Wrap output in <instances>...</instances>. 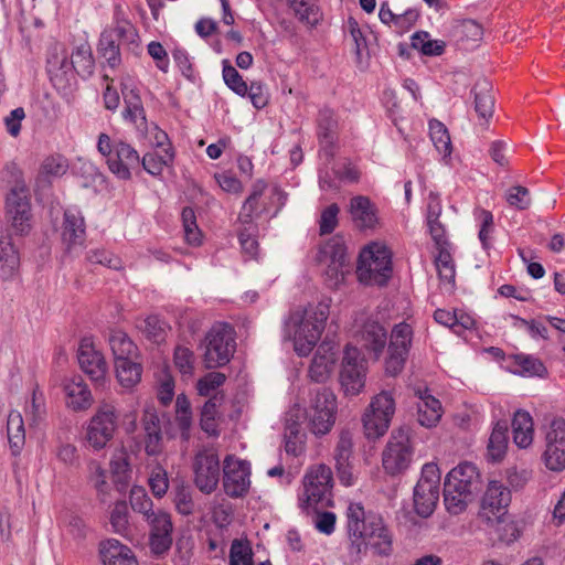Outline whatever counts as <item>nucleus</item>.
<instances>
[{
    "label": "nucleus",
    "instance_id": "obj_31",
    "mask_svg": "<svg viewBox=\"0 0 565 565\" xmlns=\"http://www.w3.org/2000/svg\"><path fill=\"white\" fill-rule=\"evenodd\" d=\"M471 93L475 96V110L480 118L489 119L494 110V96L492 94V83L488 78L478 79Z\"/></svg>",
    "mask_w": 565,
    "mask_h": 565
},
{
    "label": "nucleus",
    "instance_id": "obj_14",
    "mask_svg": "<svg viewBox=\"0 0 565 565\" xmlns=\"http://www.w3.org/2000/svg\"><path fill=\"white\" fill-rule=\"evenodd\" d=\"M412 458L413 448L407 433L403 428L394 430L382 455L384 470L391 476L398 475L409 467Z\"/></svg>",
    "mask_w": 565,
    "mask_h": 565
},
{
    "label": "nucleus",
    "instance_id": "obj_12",
    "mask_svg": "<svg viewBox=\"0 0 565 565\" xmlns=\"http://www.w3.org/2000/svg\"><path fill=\"white\" fill-rule=\"evenodd\" d=\"M6 217L17 234L24 235L31 230V201L26 184L12 186L6 198Z\"/></svg>",
    "mask_w": 565,
    "mask_h": 565
},
{
    "label": "nucleus",
    "instance_id": "obj_61",
    "mask_svg": "<svg viewBox=\"0 0 565 565\" xmlns=\"http://www.w3.org/2000/svg\"><path fill=\"white\" fill-rule=\"evenodd\" d=\"M349 264L328 263L324 271V281L329 288H338L344 280V276L349 273Z\"/></svg>",
    "mask_w": 565,
    "mask_h": 565
},
{
    "label": "nucleus",
    "instance_id": "obj_41",
    "mask_svg": "<svg viewBox=\"0 0 565 565\" xmlns=\"http://www.w3.org/2000/svg\"><path fill=\"white\" fill-rule=\"evenodd\" d=\"M174 160V150L172 147L163 149V154L157 152H147L140 158V164L149 174L153 177L161 175L164 167L170 166Z\"/></svg>",
    "mask_w": 565,
    "mask_h": 565
},
{
    "label": "nucleus",
    "instance_id": "obj_43",
    "mask_svg": "<svg viewBox=\"0 0 565 565\" xmlns=\"http://www.w3.org/2000/svg\"><path fill=\"white\" fill-rule=\"evenodd\" d=\"M258 225L250 224H239V228L237 231L238 242L242 248V252L247 255L249 258H256L258 255L259 244L257 241L258 236Z\"/></svg>",
    "mask_w": 565,
    "mask_h": 565
},
{
    "label": "nucleus",
    "instance_id": "obj_39",
    "mask_svg": "<svg viewBox=\"0 0 565 565\" xmlns=\"http://www.w3.org/2000/svg\"><path fill=\"white\" fill-rule=\"evenodd\" d=\"M19 263L18 252L9 236L0 234V277L3 279L11 277L17 270Z\"/></svg>",
    "mask_w": 565,
    "mask_h": 565
},
{
    "label": "nucleus",
    "instance_id": "obj_53",
    "mask_svg": "<svg viewBox=\"0 0 565 565\" xmlns=\"http://www.w3.org/2000/svg\"><path fill=\"white\" fill-rule=\"evenodd\" d=\"M110 524L117 534L126 535L129 531V512L125 501H117L110 513Z\"/></svg>",
    "mask_w": 565,
    "mask_h": 565
},
{
    "label": "nucleus",
    "instance_id": "obj_37",
    "mask_svg": "<svg viewBox=\"0 0 565 565\" xmlns=\"http://www.w3.org/2000/svg\"><path fill=\"white\" fill-rule=\"evenodd\" d=\"M512 372L522 376L542 377L546 373L543 362L530 354L519 353L510 356Z\"/></svg>",
    "mask_w": 565,
    "mask_h": 565
},
{
    "label": "nucleus",
    "instance_id": "obj_5",
    "mask_svg": "<svg viewBox=\"0 0 565 565\" xmlns=\"http://www.w3.org/2000/svg\"><path fill=\"white\" fill-rule=\"evenodd\" d=\"M98 152L106 159L109 171L119 180L131 179V170L140 166L138 151L128 142L102 132L97 141Z\"/></svg>",
    "mask_w": 565,
    "mask_h": 565
},
{
    "label": "nucleus",
    "instance_id": "obj_25",
    "mask_svg": "<svg viewBox=\"0 0 565 565\" xmlns=\"http://www.w3.org/2000/svg\"><path fill=\"white\" fill-rule=\"evenodd\" d=\"M63 388L67 406L73 411H86L92 406L94 401L92 392L81 375L65 380Z\"/></svg>",
    "mask_w": 565,
    "mask_h": 565
},
{
    "label": "nucleus",
    "instance_id": "obj_7",
    "mask_svg": "<svg viewBox=\"0 0 565 565\" xmlns=\"http://www.w3.org/2000/svg\"><path fill=\"white\" fill-rule=\"evenodd\" d=\"M267 189L266 181L259 179L252 185L249 195L244 201L242 209L237 216L238 224L258 225L255 220L262 215L269 213L270 205L276 203V210L271 217L276 216L278 212L286 204L287 194L278 186L271 189L270 195L265 196Z\"/></svg>",
    "mask_w": 565,
    "mask_h": 565
},
{
    "label": "nucleus",
    "instance_id": "obj_26",
    "mask_svg": "<svg viewBox=\"0 0 565 565\" xmlns=\"http://www.w3.org/2000/svg\"><path fill=\"white\" fill-rule=\"evenodd\" d=\"M141 422L145 433V450L149 456H157L162 451V433L157 412L153 408H146Z\"/></svg>",
    "mask_w": 565,
    "mask_h": 565
},
{
    "label": "nucleus",
    "instance_id": "obj_34",
    "mask_svg": "<svg viewBox=\"0 0 565 565\" xmlns=\"http://www.w3.org/2000/svg\"><path fill=\"white\" fill-rule=\"evenodd\" d=\"M513 441L520 448L529 447L533 441V419L531 415L522 409L515 412L512 419Z\"/></svg>",
    "mask_w": 565,
    "mask_h": 565
},
{
    "label": "nucleus",
    "instance_id": "obj_54",
    "mask_svg": "<svg viewBox=\"0 0 565 565\" xmlns=\"http://www.w3.org/2000/svg\"><path fill=\"white\" fill-rule=\"evenodd\" d=\"M230 565H254L253 551L247 542L237 539L232 542Z\"/></svg>",
    "mask_w": 565,
    "mask_h": 565
},
{
    "label": "nucleus",
    "instance_id": "obj_3",
    "mask_svg": "<svg viewBox=\"0 0 565 565\" xmlns=\"http://www.w3.org/2000/svg\"><path fill=\"white\" fill-rule=\"evenodd\" d=\"M121 45L135 51L139 46V34L135 25L126 18L122 8L116 6L113 25L100 33L97 44L98 55L106 61L110 68H116L121 64Z\"/></svg>",
    "mask_w": 565,
    "mask_h": 565
},
{
    "label": "nucleus",
    "instance_id": "obj_45",
    "mask_svg": "<svg viewBox=\"0 0 565 565\" xmlns=\"http://www.w3.org/2000/svg\"><path fill=\"white\" fill-rule=\"evenodd\" d=\"M449 245L436 246L438 254L435 258V265L439 275V278L449 284L455 282L456 269L452 256L449 250Z\"/></svg>",
    "mask_w": 565,
    "mask_h": 565
},
{
    "label": "nucleus",
    "instance_id": "obj_60",
    "mask_svg": "<svg viewBox=\"0 0 565 565\" xmlns=\"http://www.w3.org/2000/svg\"><path fill=\"white\" fill-rule=\"evenodd\" d=\"M340 207L337 203L328 205L321 213L319 220V231L321 235L331 234L338 226V215Z\"/></svg>",
    "mask_w": 565,
    "mask_h": 565
},
{
    "label": "nucleus",
    "instance_id": "obj_9",
    "mask_svg": "<svg viewBox=\"0 0 565 565\" xmlns=\"http://www.w3.org/2000/svg\"><path fill=\"white\" fill-rule=\"evenodd\" d=\"M395 413V401L392 393L382 391L371 402L363 416L365 437L374 440L383 436L391 424Z\"/></svg>",
    "mask_w": 565,
    "mask_h": 565
},
{
    "label": "nucleus",
    "instance_id": "obj_16",
    "mask_svg": "<svg viewBox=\"0 0 565 565\" xmlns=\"http://www.w3.org/2000/svg\"><path fill=\"white\" fill-rule=\"evenodd\" d=\"M250 463L234 455H227L223 461V488L230 498H243L250 488Z\"/></svg>",
    "mask_w": 565,
    "mask_h": 565
},
{
    "label": "nucleus",
    "instance_id": "obj_19",
    "mask_svg": "<svg viewBox=\"0 0 565 565\" xmlns=\"http://www.w3.org/2000/svg\"><path fill=\"white\" fill-rule=\"evenodd\" d=\"M543 460L552 471L565 469V419L555 418L550 424L545 434Z\"/></svg>",
    "mask_w": 565,
    "mask_h": 565
},
{
    "label": "nucleus",
    "instance_id": "obj_24",
    "mask_svg": "<svg viewBox=\"0 0 565 565\" xmlns=\"http://www.w3.org/2000/svg\"><path fill=\"white\" fill-rule=\"evenodd\" d=\"M349 213L359 230H373L379 223L377 207L365 195L351 198Z\"/></svg>",
    "mask_w": 565,
    "mask_h": 565
},
{
    "label": "nucleus",
    "instance_id": "obj_55",
    "mask_svg": "<svg viewBox=\"0 0 565 565\" xmlns=\"http://www.w3.org/2000/svg\"><path fill=\"white\" fill-rule=\"evenodd\" d=\"M173 362L182 375H193L195 358L194 353L189 348L178 345L174 349Z\"/></svg>",
    "mask_w": 565,
    "mask_h": 565
},
{
    "label": "nucleus",
    "instance_id": "obj_44",
    "mask_svg": "<svg viewBox=\"0 0 565 565\" xmlns=\"http://www.w3.org/2000/svg\"><path fill=\"white\" fill-rule=\"evenodd\" d=\"M296 17L308 25H316L320 19V11L316 0H287Z\"/></svg>",
    "mask_w": 565,
    "mask_h": 565
},
{
    "label": "nucleus",
    "instance_id": "obj_13",
    "mask_svg": "<svg viewBox=\"0 0 565 565\" xmlns=\"http://www.w3.org/2000/svg\"><path fill=\"white\" fill-rule=\"evenodd\" d=\"M118 426V414L114 405L98 406L87 427V441L95 449H103L114 437Z\"/></svg>",
    "mask_w": 565,
    "mask_h": 565
},
{
    "label": "nucleus",
    "instance_id": "obj_38",
    "mask_svg": "<svg viewBox=\"0 0 565 565\" xmlns=\"http://www.w3.org/2000/svg\"><path fill=\"white\" fill-rule=\"evenodd\" d=\"M115 373L119 384L126 388L134 387L141 380L142 365L139 359L119 360L115 363Z\"/></svg>",
    "mask_w": 565,
    "mask_h": 565
},
{
    "label": "nucleus",
    "instance_id": "obj_50",
    "mask_svg": "<svg viewBox=\"0 0 565 565\" xmlns=\"http://www.w3.org/2000/svg\"><path fill=\"white\" fill-rule=\"evenodd\" d=\"M223 79L226 86L238 96H246L248 90L247 83L243 79L237 70L227 61H223Z\"/></svg>",
    "mask_w": 565,
    "mask_h": 565
},
{
    "label": "nucleus",
    "instance_id": "obj_59",
    "mask_svg": "<svg viewBox=\"0 0 565 565\" xmlns=\"http://www.w3.org/2000/svg\"><path fill=\"white\" fill-rule=\"evenodd\" d=\"M225 374L221 372H210L198 381V393L201 396H210L212 392L222 386L225 383Z\"/></svg>",
    "mask_w": 565,
    "mask_h": 565
},
{
    "label": "nucleus",
    "instance_id": "obj_49",
    "mask_svg": "<svg viewBox=\"0 0 565 565\" xmlns=\"http://www.w3.org/2000/svg\"><path fill=\"white\" fill-rule=\"evenodd\" d=\"M129 502L131 509L135 512L142 514L146 520L148 516H151L157 512L153 510V502L151 498L142 487L135 486L131 488L129 493Z\"/></svg>",
    "mask_w": 565,
    "mask_h": 565
},
{
    "label": "nucleus",
    "instance_id": "obj_8",
    "mask_svg": "<svg viewBox=\"0 0 565 565\" xmlns=\"http://www.w3.org/2000/svg\"><path fill=\"white\" fill-rule=\"evenodd\" d=\"M440 472L436 463H425L420 478L414 487V510L420 518L430 516L439 501Z\"/></svg>",
    "mask_w": 565,
    "mask_h": 565
},
{
    "label": "nucleus",
    "instance_id": "obj_51",
    "mask_svg": "<svg viewBox=\"0 0 565 565\" xmlns=\"http://www.w3.org/2000/svg\"><path fill=\"white\" fill-rule=\"evenodd\" d=\"M139 329L152 342L159 343L164 340L166 337V323L159 318V316L151 315L142 320Z\"/></svg>",
    "mask_w": 565,
    "mask_h": 565
},
{
    "label": "nucleus",
    "instance_id": "obj_58",
    "mask_svg": "<svg viewBox=\"0 0 565 565\" xmlns=\"http://www.w3.org/2000/svg\"><path fill=\"white\" fill-rule=\"evenodd\" d=\"M507 202L521 211L529 209L532 203L529 189L522 185L511 186L507 192Z\"/></svg>",
    "mask_w": 565,
    "mask_h": 565
},
{
    "label": "nucleus",
    "instance_id": "obj_35",
    "mask_svg": "<svg viewBox=\"0 0 565 565\" xmlns=\"http://www.w3.org/2000/svg\"><path fill=\"white\" fill-rule=\"evenodd\" d=\"M508 425L505 422H498L492 429L487 446V458L489 461H501L508 448Z\"/></svg>",
    "mask_w": 565,
    "mask_h": 565
},
{
    "label": "nucleus",
    "instance_id": "obj_21",
    "mask_svg": "<svg viewBox=\"0 0 565 565\" xmlns=\"http://www.w3.org/2000/svg\"><path fill=\"white\" fill-rule=\"evenodd\" d=\"M481 476L476 465L462 462L451 469L445 478L444 486L456 491L460 489L473 494L481 489Z\"/></svg>",
    "mask_w": 565,
    "mask_h": 565
},
{
    "label": "nucleus",
    "instance_id": "obj_18",
    "mask_svg": "<svg viewBox=\"0 0 565 565\" xmlns=\"http://www.w3.org/2000/svg\"><path fill=\"white\" fill-rule=\"evenodd\" d=\"M511 503V491L501 481L492 480L488 483L481 499L480 518L488 523L499 522L507 514Z\"/></svg>",
    "mask_w": 565,
    "mask_h": 565
},
{
    "label": "nucleus",
    "instance_id": "obj_28",
    "mask_svg": "<svg viewBox=\"0 0 565 565\" xmlns=\"http://www.w3.org/2000/svg\"><path fill=\"white\" fill-rule=\"evenodd\" d=\"M360 341L377 360L387 344V332L383 324L375 320H367L360 330Z\"/></svg>",
    "mask_w": 565,
    "mask_h": 565
},
{
    "label": "nucleus",
    "instance_id": "obj_1",
    "mask_svg": "<svg viewBox=\"0 0 565 565\" xmlns=\"http://www.w3.org/2000/svg\"><path fill=\"white\" fill-rule=\"evenodd\" d=\"M348 533L351 548L356 553L371 546L379 555L392 553V534L384 525L381 515L369 512L360 503H351L348 508Z\"/></svg>",
    "mask_w": 565,
    "mask_h": 565
},
{
    "label": "nucleus",
    "instance_id": "obj_64",
    "mask_svg": "<svg viewBox=\"0 0 565 565\" xmlns=\"http://www.w3.org/2000/svg\"><path fill=\"white\" fill-rule=\"evenodd\" d=\"M147 522L150 526V533H172L171 516L163 510H158L153 515L148 516Z\"/></svg>",
    "mask_w": 565,
    "mask_h": 565
},
{
    "label": "nucleus",
    "instance_id": "obj_52",
    "mask_svg": "<svg viewBox=\"0 0 565 565\" xmlns=\"http://www.w3.org/2000/svg\"><path fill=\"white\" fill-rule=\"evenodd\" d=\"M185 239L191 245L201 243V231L196 223L195 212L191 206H185L181 213Z\"/></svg>",
    "mask_w": 565,
    "mask_h": 565
},
{
    "label": "nucleus",
    "instance_id": "obj_46",
    "mask_svg": "<svg viewBox=\"0 0 565 565\" xmlns=\"http://www.w3.org/2000/svg\"><path fill=\"white\" fill-rule=\"evenodd\" d=\"M429 135L430 139L436 147L437 151L444 157H448L451 153V140L446 126L437 120L431 119L429 121Z\"/></svg>",
    "mask_w": 565,
    "mask_h": 565
},
{
    "label": "nucleus",
    "instance_id": "obj_56",
    "mask_svg": "<svg viewBox=\"0 0 565 565\" xmlns=\"http://www.w3.org/2000/svg\"><path fill=\"white\" fill-rule=\"evenodd\" d=\"M68 169L67 159L61 154H53L44 159L40 174L46 177H62Z\"/></svg>",
    "mask_w": 565,
    "mask_h": 565
},
{
    "label": "nucleus",
    "instance_id": "obj_17",
    "mask_svg": "<svg viewBox=\"0 0 565 565\" xmlns=\"http://www.w3.org/2000/svg\"><path fill=\"white\" fill-rule=\"evenodd\" d=\"M366 362L361 351L347 345L342 359L340 382L345 394L358 395L365 384Z\"/></svg>",
    "mask_w": 565,
    "mask_h": 565
},
{
    "label": "nucleus",
    "instance_id": "obj_6",
    "mask_svg": "<svg viewBox=\"0 0 565 565\" xmlns=\"http://www.w3.org/2000/svg\"><path fill=\"white\" fill-rule=\"evenodd\" d=\"M332 488L331 468L326 465L311 467L303 479L305 498H300V508L309 512L333 507Z\"/></svg>",
    "mask_w": 565,
    "mask_h": 565
},
{
    "label": "nucleus",
    "instance_id": "obj_20",
    "mask_svg": "<svg viewBox=\"0 0 565 565\" xmlns=\"http://www.w3.org/2000/svg\"><path fill=\"white\" fill-rule=\"evenodd\" d=\"M77 360L82 371L98 385L105 382L107 374V363L104 355L97 351L94 345L84 339L81 341Z\"/></svg>",
    "mask_w": 565,
    "mask_h": 565
},
{
    "label": "nucleus",
    "instance_id": "obj_32",
    "mask_svg": "<svg viewBox=\"0 0 565 565\" xmlns=\"http://www.w3.org/2000/svg\"><path fill=\"white\" fill-rule=\"evenodd\" d=\"M47 72L54 86L58 88H64L72 79H75L72 57L68 60L66 54H62V56L54 55L49 58Z\"/></svg>",
    "mask_w": 565,
    "mask_h": 565
},
{
    "label": "nucleus",
    "instance_id": "obj_2",
    "mask_svg": "<svg viewBox=\"0 0 565 565\" xmlns=\"http://www.w3.org/2000/svg\"><path fill=\"white\" fill-rule=\"evenodd\" d=\"M329 317V307L319 303L315 308L295 311L286 322L288 338H292L295 350L299 355H308L324 330Z\"/></svg>",
    "mask_w": 565,
    "mask_h": 565
},
{
    "label": "nucleus",
    "instance_id": "obj_23",
    "mask_svg": "<svg viewBox=\"0 0 565 565\" xmlns=\"http://www.w3.org/2000/svg\"><path fill=\"white\" fill-rule=\"evenodd\" d=\"M317 137L326 152L332 156V148L338 140L339 117L334 109L323 106L316 118Z\"/></svg>",
    "mask_w": 565,
    "mask_h": 565
},
{
    "label": "nucleus",
    "instance_id": "obj_48",
    "mask_svg": "<svg viewBox=\"0 0 565 565\" xmlns=\"http://www.w3.org/2000/svg\"><path fill=\"white\" fill-rule=\"evenodd\" d=\"M7 430L12 454L17 455L20 452L25 440L23 420L20 414L9 415Z\"/></svg>",
    "mask_w": 565,
    "mask_h": 565
},
{
    "label": "nucleus",
    "instance_id": "obj_42",
    "mask_svg": "<svg viewBox=\"0 0 565 565\" xmlns=\"http://www.w3.org/2000/svg\"><path fill=\"white\" fill-rule=\"evenodd\" d=\"M319 260L326 263L349 264L347 246L341 236L331 237L319 250Z\"/></svg>",
    "mask_w": 565,
    "mask_h": 565
},
{
    "label": "nucleus",
    "instance_id": "obj_22",
    "mask_svg": "<svg viewBox=\"0 0 565 565\" xmlns=\"http://www.w3.org/2000/svg\"><path fill=\"white\" fill-rule=\"evenodd\" d=\"M121 94L125 103L122 111L124 120L131 122L139 132L147 134L148 121L139 90L127 84H122Z\"/></svg>",
    "mask_w": 565,
    "mask_h": 565
},
{
    "label": "nucleus",
    "instance_id": "obj_29",
    "mask_svg": "<svg viewBox=\"0 0 565 565\" xmlns=\"http://www.w3.org/2000/svg\"><path fill=\"white\" fill-rule=\"evenodd\" d=\"M85 221L78 211L66 210L64 212L62 239L70 249L76 245H83L85 241Z\"/></svg>",
    "mask_w": 565,
    "mask_h": 565
},
{
    "label": "nucleus",
    "instance_id": "obj_15",
    "mask_svg": "<svg viewBox=\"0 0 565 565\" xmlns=\"http://www.w3.org/2000/svg\"><path fill=\"white\" fill-rule=\"evenodd\" d=\"M193 482L205 494H211L217 488L221 467L220 458L215 450L203 449L199 451L192 463Z\"/></svg>",
    "mask_w": 565,
    "mask_h": 565
},
{
    "label": "nucleus",
    "instance_id": "obj_30",
    "mask_svg": "<svg viewBox=\"0 0 565 565\" xmlns=\"http://www.w3.org/2000/svg\"><path fill=\"white\" fill-rule=\"evenodd\" d=\"M317 412H322L324 416H335V395L330 388L326 386L316 387L309 393V402L305 409L306 416L315 417V414H318Z\"/></svg>",
    "mask_w": 565,
    "mask_h": 565
},
{
    "label": "nucleus",
    "instance_id": "obj_11",
    "mask_svg": "<svg viewBox=\"0 0 565 565\" xmlns=\"http://www.w3.org/2000/svg\"><path fill=\"white\" fill-rule=\"evenodd\" d=\"M413 334L412 326L406 322L393 327L384 362L386 374L396 376L404 370L412 347Z\"/></svg>",
    "mask_w": 565,
    "mask_h": 565
},
{
    "label": "nucleus",
    "instance_id": "obj_63",
    "mask_svg": "<svg viewBox=\"0 0 565 565\" xmlns=\"http://www.w3.org/2000/svg\"><path fill=\"white\" fill-rule=\"evenodd\" d=\"M87 259L92 264L104 265L111 269L121 268V259L106 249H92L87 253Z\"/></svg>",
    "mask_w": 565,
    "mask_h": 565
},
{
    "label": "nucleus",
    "instance_id": "obj_10",
    "mask_svg": "<svg viewBox=\"0 0 565 565\" xmlns=\"http://www.w3.org/2000/svg\"><path fill=\"white\" fill-rule=\"evenodd\" d=\"M235 339L228 324L213 327L206 334L204 364L207 369L221 367L235 352Z\"/></svg>",
    "mask_w": 565,
    "mask_h": 565
},
{
    "label": "nucleus",
    "instance_id": "obj_33",
    "mask_svg": "<svg viewBox=\"0 0 565 565\" xmlns=\"http://www.w3.org/2000/svg\"><path fill=\"white\" fill-rule=\"evenodd\" d=\"M419 399L417 404L418 423L427 428L436 426L443 414L441 403L427 390L420 394Z\"/></svg>",
    "mask_w": 565,
    "mask_h": 565
},
{
    "label": "nucleus",
    "instance_id": "obj_4",
    "mask_svg": "<svg viewBox=\"0 0 565 565\" xmlns=\"http://www.w3.org/2000/svg\"><path fill=\"white\" fill-rule=\"evenodd\" d=\"M392 252L381 243H371L359 256L356 274L367 285L385 286L392 277Z\"/></svg>",
    "mask_w": 565,
    "mask_h": 565
},
{
    "label": "nucleus",
    "instance_id": "obj_47",
    "mask_svg": "<svg viewBox=\"0 0 565 565\" xmlns=\"http://www.w3.org/2000/svg\"><path fill=\"white\" fill-rule=\"evenodd\" d=\"M471 498L472 494L467 490L456 489V491H454L444 486V503L447 511L451 514H459L465 511Z\"/></svg>",
    "mask_w": 565,
    "mask_h": 565
},
{
    "label": "nucleus",
    "instance_id": "obj_36",
    "mask_svg": "<svg viewBox=\"0 0 565 565\" xmlns=\"http://www.w3.org/2000/svg\"><path fill=\"white\" fill-rule=\"evenodd\" d=\"M109 345L114 354V362L127 359H139L137 345L121 330H114L109 335Z\"/></svg>",
    "mask_w": 565,
    "mask_h": 565
},
{
    "label": "nucleus",
    "instance_id": "obj_27",
    "mask_svg": "<svg viewBox=\"0 0 565 565\" xmlns=\"http://www.w3.org/2000/svg\"><path fill=\"white\" fill-rule=\"evenodd\" d=\"M99 556L105 565H138L130 547L109 539L99 544Z\"/></svg>",
    "mask_w": 565,
    "mask_h": 565
},
{
    "label": "nucleus",
    "instance_id": "obj_62",
    "mask_svg": "<svg viewBox=\"0 0 565 565\" xmlns=\"http://www.w3.org/2000/svg\"><path fill=\"white\" fill-rule=\"evenodd\" d=\"M315 417L306 416L308 419V426L312 434L315 435H326L328 434L334 425L335 416L327 415L324 416L322 412H317Z\"/></svg>",
    "mask_w": 565,
    "mask_h": 565
},
{
    "label": "nucleus",
    "instance_id": "obj_40",
    "mask_svg": "<svg viewBox=\"0 0 565 565\" xmlns=\"http://www.w3.org/2000/svg\"><path fill=\"white\" fill-rule=\"evenodd\" d=\"M71 57L75 74L84 79L93 75L95 70V60L92 53V47L88 43H83L76 46L72 52Z\"/></svg>",
    "mask_w": 565,
    "mask_h": 565
},
{
    "label": "nucleus",
    "instance_id": "obj_57",
    "mask_svg": "<svg viewBox=\"0 0 565 565\" xmlns=\"http://www.w3.org/2000/svg\"><path fill=\"white\" fill-rule=\"evenodd\" d=\"M173 502L177 511L182 515H191L194 512V501L191 490L184 484H180L174 490Z\"/></svg>",
    "mask_w": 565,
    "mask_h": 565
}]
</instances>
